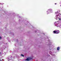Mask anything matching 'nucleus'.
Listing matches in <instances>:
<instances>
[{"instance_id": "nucleus-1", "label": "nucleus", "mask_w": 61, "mask_h": 61, "mask_svg": "<svg viewBox=\"0 0 61 61\" xmlns=\"http://www.w3.org/2000/svg\"><path fill=\"white\" fill-rule=\"evenodd\" d=\"M59 30H57L56 31H55L54 30L53 31V33H54V34H59Z\"/></svg>"}, {"instance_id": "nucleus-2", "label": "nucleus", "mask_w": 61, "mask_h": 61, "mask_svg": "<svg viewBox=\"0 0 61 61\" xmlns=\"http://www.w3.org/2000/svg\"><path fill=\"white\" fill-rule=\"evenodd\" d=\"M32 59V58H27V59H26L25 60H26V61H29L30 60H31V59Z\"/></svg>"}, {"instance_id": "nucleus-3", "label": "nucleus", "mask_w": 61, "mask_h": 61, "mask_svg": "<svg viewBox=\"0 0 61 61\" xmlns=\"http://www.w3.org/2000/svg\"><path fill=\"white\" fill-rule=\"evenodd\" d=\"M60 49V47H58L57 48V50L58 51H59Z\"/></svg>"}, {"instance_id": "nucleus-4", "label": "nucleus", "mask_w": 61, "mask_h": 61, "mask_svg": "<svg viewBox=\"0 0 61 61\" xmlns=\"http://www.w3.org/2000/svg\"><path fill=\"white\" fill-rule=\"evenodd\" d=\"M21 56H23V57H24V55H23L22 54H21Z\"/></svg>"}, {"instance_id": "nucleus-5", "label": "nucleus", "mask_w": 61, "mask_h": 61, "mask_svg": "<svg viewBox=\"0 0 61 61\" xmlns=\"http://www.w3.org/2000/svg\"><path fill=\"white\" fill-rule=\"evenodd\" d=\"M2 37L1 36H0V40H1V39H2Z\"/></svg>"}, {"instance_id": "nucleus-6", "label": "nucleus", "mask_w": 61, "mask_h": 61, "mask_svg": "<svg viewBox=\"0 0 61 61\" xmlns=\"http://www.w3.org/2000/svg\"><path fill=\"white\" fill-rule=\"evenodd\" d=\"M59 20H61V18H59Z\"/></svg>"}, {"instance_id": "nucleus-7", "label": "nucleus", "mask_w": 61, "mask_h": 61, "mask_svg": "<svg viewBox=\"0 0 61 61\" xmlns=\"http://www.w3.org/2000/svg\"><path fill=\"white\" fill-rule=\"evenodd\" d=\"M48 10L49 11H51V10L50 9H49Z\"/></svg>"}, {"instance_id": "nucleus-8", "label": "nucleus", "mask_w": 61, "mask_h": 61, "mask_svg": "<svg viewBox=\"0 0 61 61\" xmlns=\"http://www.w3.org/2000/svg\"><path fill=\"white\" fill-rule=\"evenodd\" d=\"M35 33H36V31L35 30Z\"/></svg>"}, {"instance_id": "nucleus-9", "label": "nucleus", "mask_w": 61, "mask_h": 61, "mask_svg": "<svg viewBox=\"0 0 61 61\" xmlns=\"http://www.w3.org/2000/svg\"><path fill=\"white\" fill-rule=\"evenodd\" d=\"M55 5H56V3H55Z\"/></svg>"}, {"instance_id": "nucleus-10", "label": "nucleus", "mask_w": 61, "mask_h": 61, "mask_svg": "<svg viewBox=\"0 0 61 61\" xmlns=\"http://www.w3.org/2000/svg\"><path fill=\"white\" fill-rule=\"evenodd\" d=\"M0 61H1V60H0Z\"/></svg>"}, {"instance_id": "nucleus-11", "label": "nucleus", "mask_w": 61, "mask_h": 61, "mask_svg": "<svg viewBox=\"0 0 61 61\" xmlns=\"http://www.w3.org/2000/svg\"><path fill=\"white\" fill-rule=\"evenodd\" d=\"M0 54H1V53L0 52Z\"/></svg>"}]
</instances>
